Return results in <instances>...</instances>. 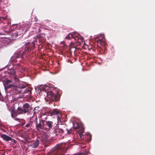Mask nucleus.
<instances>
[{
  "label": "nucleus",
  "instance_id": "f257e3e1",
  "mask_svg": "<svg viewBox=\"0 0 155 155\" xmlns=\"http://www.w3.org/2000/svg\"><path fill=\"white\" fill-rule=\"evenodd\" d=\"M37 42V40L35 39L31 42H28L25 44L24 51L21 55V51H18L15 53L14 56L16 58H18L20 56L21 58L24 59L25 58L28 56L31 51L35 48V44Z\"/></svg>",
  "mask_w": 155,
  "mask_h": 155
},
{
  "label": "nucleus",
  "instance_id": "f03ea898",
  "mask_svg": "<svg viewBox=\"0 0 155 155\" xmlns=\"http://www.w3.org/2000/svg\"><path fill=\"white\" fill-rule=\"evenodd\" d=\"M48 87H44L39 89L40 92H41V94H44V95L46 94L47 97L49 100L54 102L59 101L61 96L59 92L54 93L51 90H48Z\"/></svg>",
  "mask_w": 155,
  "mask_h": 155
},
{
  "label": "nucleus",
  "instance_id": "7ed1b4c3",
  "mask_svg": "<svg viewBox=\"0 0 155 155\" xmlns=\"http://www.w3.org/2000/svg\"><path fill=\"white\" fill-rule=\"evenodd\" d=\"M31 107L30 104L28 103H25L24 104L22 107H18L16 110L12 109L11 111V115L12 118H15V116L21 114H24L26 113H29L31 110Z\"/></svg>",
  "mask_w": 155,
  "mask_h": 155
},
{
  "label": "nucleus",
  "instance_id": "20e7f679",
  "mask_svg": "<svg viewBox=\"0 0 155 155\" xmlns=\"http://www.w3.org/2000/svg\"><path fill=\"white\" fill-rule=\"evenodd\" d=\"M34 117V122L35 123V127L36 129L38 130L40 129L42 130L45 129V120H43L41 117L39 119V122H37V117L35 115H33Z\"/></svg>",
  "mask_w": 155,
  "mask_h": 155
},
{
  "label": "nucleus",
  "instance_id": "39448f33",
  "mask_svg": "<svg viewBox=\"0 0 155 155\" xmlns=\"http://www.w3.org/2000/svg\"><path fill=\"white\" fill-rule=\"evenodd\" d=\"M9 91L11 94L14 95L19 94L22 92V90L20 88L14 85L10 88Z\"/></svg>",
  "mask_w": 155,
  "mask_h": 155
},
{
  "label": "nucleus",
  "instance_id": "423d86ee",
  "mask_svg": "<svg viewBox=\"0 0 155 155\" xmlns=\"http://www.w3.org/2000/svg\"><path fill=\"white\" fill-rule=\"evenodd\" d=\"M54 125L53 122L52 121L45 120V129L50 130L54 128Z\"/></svg>",
  "mask_w": 155,
  "mask_h": 155
},
{
  "label": "nucleus",
  "instance_id": "0eeeda50",
  "mask_svg": "<svg viewBox=\"0 0 155 155\" xmlns=\"http://www.w3.org/2000/svg\"><path fill=\"white\" fill-rule=\"evenodd\" d=\"M29 143L28 146L31 147L32 148H35L37 147L39 144V141L38 140H37L35 141H31Z\"/></svg>",
  "mask_w": 155,
  "mask_h": 155
},
{
  "label": "nucleus",
  "instance_id": "6e6552de",
  "mask_svg": "<svg viewBox=\"0 0 155 155\" xmlns=\"http://www.w3.org/2000/svg\"><path fill=\"white\" fill-rule=\"evenodd\" d=\"M64 128L62 129L61 128H55L53 130V132L56 135H62L64 133Z\"/></svg>",
  "mask_w": 155,
  "mask_h": 155
},
{
  "label": "nucleus",
  "instance_id": "1a4fd4ad",
  "mask_svg": "<svg viewBox=\"0 0 155 155\" xmlns=\"http://www.w3.org/2000/svg\"><path fill=\"white\" fill-rule=\"evenodd\" d=\"M49 114L50 115L52 116L54 115H57L59 118L61 117V115L59 111L56 109L51 110L49 111Z\"/></svg>",
  "mask_w": 155,
  "mask_h": 155
},
{
  "label": "nucleus",
  "instance_id": "9d476101",
  "mask_svg": "<svg viewBox=\"0 0 155 155\" xmlns=\"http://www.w3.org/2000/svg\"><path fill=\"white\" fill-rule=\"evenodd\" d=\"M12 81L10 80H7L5 83L4 86L5 89H10L14 84H12Z\"/></svg>",
  "mask_w": 155,
  "mask_h": 155
},
{
  "label": "nucleus",
  "instance_id": "9b49d317",
  "mask_svg": "<svg viewBox=\"0 0 155 155\" xmlns=\"http://www.w3.org/2000/svg\"><path fill=\"white\" fill-rule=\"evenodd\" d=\"M36 37L39 39V43L41 45L43 44L46 41V39L45 36H42L41 35H38L36 36Z\"/></svg>",
  "mask_w": 155,
  "mask_h": 155
},
{
  "label": "nucleus",
  "instance_id": "f8f14e48",
  "mask_svg": "<svg viewBox=\"0 0 155 155\" xmlns=\"http://www.w3.org/2000/svg\"><path fill=\"white\" fill-rule=\"evenodd\" d=\"M1 137L4 140L6 141H12V140L14 141H15V140L12 139L11 137L5 134L1 135Z\"/></svg>",
  "mask_w": 155,
  "mask_h": 155
},
{
  "label": "nucleus",
  "instance_id": "ddd939ff",
  "mask_svg": "<svg viewBox=\"0 0 155 155\" xmlns=\"http://www.w3.org/2000/svg\"><path fill=\"white\" fill-rule=\"evenodd\" d=\"M84 131V128L81 127V129L78 130V133L81 139H84L86 137V135H84L83 133Z\"/></svg>",
  "mask_w": 155,
  "mask_h": 155
},
{
  "label": "nucleus",
  "instance_id": "4468645a",
  "mask_svg": "<svg viewBox=\"0 0 155 155\" xmlns=\"http://www.w3.org/2000/svg\"><path fill=\"white\" fill-rule=\"evenodd\" d=\"M34 117L33 116L31 117L30 121L28 124H27L25 125V127H32V124L34 122Z\"/></svg>",
  "mask_w": 155,
  "mask_h": 155
},
{
  "label": "nucleus",
  "instance_id": "2eb2a0df",
  "mask_svg": "<svg viewBox=\"0 0 155 155\" xmlns=\"http://www.w3.org/2000/svg\"><path fill=\"white\" fill-rule=\"evenodd\" d=\"M21 30H19L18 31H17L13 34V35L15 37H18L22 35V33Z\"/></svg>",
  "mask_w": 155,
  "mask_h": 155
},
{
  "label": "nucleus",
  "instance_id": "dca6fc26",
  "mask_svg": "<svg viewBox=\"0 0 155 155\" xmlns=\"http://www.w3.org/2000/svg\"><path fill=\"white\" fill-rule=\"evenodd\" d=\"M26 87V85L24 84L23 82H20L19 83L18 88H20V89L24 88Z\"/></svg>",
  "mask_w": 155,
  "mask_h": 155
},
{
  "label": "nucleus",
  "instance_id": "f3484780",
  "mask_svg": "<svg viewBox=\"0 0 155 155\" xmlns=\"http://www.w3.org/2000/svg\"><path fill=\"white\" fill-rule=\"evenodd\" d=\"M49 140V139L46 136H44V137H42L41 139V141L43 143H46L47 142H48Z\"/></svg>",
  "mask_w": 155,
  "mask_h": 155
},
{
  "label": "nucleus",
  "instance_id": "a211bd4d",
  "mask_svg": "<svg viewBox=\"0 0 155 155\" xmlns=\"http://www.w3.org/2000/svg\"><path fill=\"white\" fill-rule=\"evenodd\" d=\"M72 36V38H74L76 40H78V37H77V36L78 35V34L76 33H71Z\"/></svg>",
  "mask_w": 155,
  "mask_h": 155
},
{
  "label": "nucleus",
  "instance_id": "6ab92c4d",
  "mask_svg": "<svg viewBox=\"0 0 155 155\" xmlns=\"http://www.w3.org/2000/svg\"><path fill=\"white\" fill-rule=\"evenodd\" d=\"M9 61L12 64L15 63L17 62V60L16 58L13 56L10 59Z\"/></svg>",
  "mask_w": 155,
  "mask_h": 155
},
{
  "label": "nucleus",
  "instance_id": "aec40b11",
  "mask_svg": "<svg viewBox=\"0 0 155 155\" xmlns=\"http://www.w3.org/2000/svg\"><path fill=\"white\" fill-rule=\"evenodd\" d=\"M73 127L74 129H76L80 128V125L79 123H74Z\"/></svg>",
  "mask_w": 155,
  "mask_h": 155
},
{
  "label": "nucleus",
  "instance_id": "412c9836",
  "mask_svg": "<svg viewBox=\"0 0 155 155\" xmlns=\"http://www.w3.org/2000/svg\"><path fill=\"white\" fill-rule=\"evenodd\" d=\"M64 131H67L68 134H70L72 133V131L71 129H68L64 127Z\"/></svg>",
  "mask_w": 155,
  "mask_h": 155
},
{
  "label": "nucleus",
  "instance_id": "4be33fe9",
  "mask_svg": "<svg viewBox=\"0 0 155 155\" xmlns=\"http://www.w3.org/2000/svg\"><path fill=\"white\" fill-rule=\"evenodd\" d=\"M96 41L98 42V43L100 44L101 45H103L104 44V42H102V40L100 39H97L96 40Z\"/></svg>",
  "mask_w": 155,
  "mask_h": 155
},
{
  "label": "nucleus",
  "instance_id": "5701e85b",
  "mask_svg": "<svg viewBox=\"0 0 155 155\" xmlns=\"http://www.w3.org/2000/svg\"><path fill=\"white\" fill-rule=\"evenodd\" d=\"M28 92H29L30 93H31V90L29 88H26L24 91H23V92L22 91L21 93L23 94H25Z\"/></svg>",
  "mask_w": 155,
  "mask_h": 155
},
{
  "label": "nucleus",
  "instance_id": "b1692460",
  "mask_svg": "<svg viewBox=\"0 0 155 155\" xmlns=\"http://www.w3.org/2000/svg\"><path fill=\"white\" fill-rule=\"evenodd\" d=\"M71 33H69L68 35L66 36L65 37V39H69L71 38H72Z\"/></svg>",
  "mask_w": 155,
  "mask_h": 155
},
{
  "label": "nucleus",
  "instance_id": "393cba45",
  "mask_svg": "<svg viewBox=\"0 0 155 155\" xmlns=\"http://www.w3.org/2000/svg\"><path fill=\"white\" fill-rule=\"evenodd\" d=\"M14 79L16 81L18 82L19 81V80L18 78H17L16 76H15L14 77Z\"/></svg>",
  "mask_w": 155,
  "mask_h": 155
},
{
  "label": "nucleus",
  "instance_id": "a878e982",
  "mask_svg": "<svg viewBox=\"0 0 155 155\" xmlns=\"http://www.w3.org/2000/svg\"><path fill=\"white\" fill-rule=\"evenodd\" d=\"M16 65L17 66V68H19L20 67V63L17 64Z\"/></svg>",
  "mask_w": 155,
  "mask_h": 155
},
{
  "label": "nucleus",
  "instance_id": "bb28decb",
  "mask_svg": "<svg viewBox=\"0 0 155 155\" xmlns=\"http://www.w3.org/2000/svg\"><path fill=\"white\" fill-rule=\"evenodd\" d=\"M12 74H15V72L14 70H12Z\"/></svg>",
  "mask_w": 155,
  "mask_h": 155
},
{
  "label": "nucleus",
  "instance_id": "cd10ccee",
  "mask_svg": "<svg viewBox=\"0 0 155 155\" xmlns=\"http://www.w3.org/2000/svg\"><path fill=\"white\" fill-rule=\"evenodd\" d=\"M15 118H12L14 119L15 120H17V121H18L19 120V119L16 118L15 116Z\"/></svg>",
  "mask_w": 155,
  "mask_h": 155
},
{
  "label": "nucleus",
  "instance_id": "c85d7f7f",
  "mask_svg": "<svg viewBox=\"0 0 155 155\" xmlns=\"http://www.w3.org/2000/svg\"><path fill=\"white\" fill-rule=\"evenodd\" d=\"M2 35V34L0 32V35Z\"/></svg>",
  "mask_w": 155,
  "mask_h": 155
},
{
  "label": "nucleus",
  "instance_id": "c756f323",
  "mask_svg": "<svg viewBox=\"0 0 155 155\" xmlns=\"http://www.w3.org/2000/svg\"><path fill=\"white\" fill-rule=\"evenodd\" d=\"M36 21H37V20H38V19H36Z\"/></svg>",
  "mask_w": 155,
  "mask_h": 155
},
{
  "label": "nucleus",
  "instance_id": "7c9ffc66",
  "mask_svg": "<svg viewBox=\"0 0 155 155\" xmlns=\"http://www.w3.org/2000/svg\"><path fill=\"white\" fill-rule=\"evenodd\" d=\"M36 21H37V20H38V19H36Z\"/></svg>",
  "mask_w": 155,
  "mask_h": 155
}]
</instances>
